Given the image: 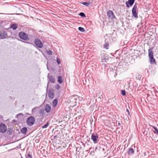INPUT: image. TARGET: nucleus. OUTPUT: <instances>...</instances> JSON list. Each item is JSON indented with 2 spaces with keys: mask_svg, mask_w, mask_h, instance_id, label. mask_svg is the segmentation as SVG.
<instances>
[{
  "mask_svg": "<svg viewBox=\"0 0 158 158\" xmlns=\"http://www.w3.org/2000/svg\"><path fill=\"white\" fill-rule=\"evenodd\" d=\"M51 107L48 104H46L45 107V110L46 112L49 113L51 109Z\"/></svg>",
  "mask_w": 158,
  "mask_h": 158,
  "instance_id": "obj_13",
  "label": "nucleus"
},
{
  "mask_svg": "<svg viewBox=\"0 0 158 158\" xmlns=\"http://www.w3.org/2000/svg\"><path fill=\"white\" fill-rule=\"evenodd\" d=\"M94 153V152H91L90 153V154L92 155H93Z\"/></svg>",
  "mask_w": 158,
  "mask_h": 158,
  "instance_id": "obj_41",
  "label": "nucleus"
},
{
  "mask_svg": "<svg viewBox=\"0 0 158 158\" xmlns=\"http://www.w3.org/2000/svg\"><path fill=\"white\" fill-rule=\"evenodd\" d=\"M21 158H23L22 156H21Z\"/></svg>",
  "mask_w": 158,
  "mask_h": 158,
  "instance_id": "obj_45",
  "label": "nucleus"
},
{
  "mask_svg": "<svg viewBox=\"0 0 158 158\" xmlns=\"http://www.w3.org/2000/svg\"><path fill=\"white\" fill-rule=\"evenodd\" d=\"M58 81L60 83H62L63 82L62 77L61 76H59L58 77Z\"/></svg>",
  "mask_w": 158,
  "mask_h": 158,
  "instance_id": "obj_20",
  "label": "nucleus"
},
{
  "mask_svg": "<svg viewBox=\"0 0 158 158\" xmlns=\"http://www.w3.org/2000/svg\"><path fill=\"white\" fill-rule=\"evenodd\" d=\"M127 153L129 155L131 154L133 155L134 153V151L132 148H129Z\"/></svg>",
  "mask_w": 158,
  "mask_h": 158,
  "instance_id": "obj_17",
  "label": "nucleus"
},
{
  "mask_svg": "<svg viewBox=\"0 0 158 158\" xmlns=\"http://www.w3.org/2000/svg\"><path fill=\"white\" fill-rule=\"evenodd\" d=\"M46 52L49 55H51L52 54V52L51 50H47L46 51Z\"/></svg>",
  "mask_w": 158,
  "mask_h": 158,
  "instance_id": "obj_29",
  "label": "nucleus"
},
{
  "mask_svg": "<svg viewBox=\"0 0 158 158\" xmlns=\"http://www.w3.org/2000/svg\"><path fill=\"white\" fill-rule=\"evenodd\" d=\"M149 58V62L150 64H156L155 60L153 57H150Z\"/></svg>",
  "mask_w": 158,
  "mask_h": 158,
  "instance_id": "obj_14",
  "label": "nucleus"
},
{
  "mask_svg": "<svg viewBox=\"0 0 158 158\" xmlns=\"http://www.w3.org/2000/svg\"><path fill=\"white\" fill-rule=\"evenodd\" d=\"M57 137V135H55L53 137V138L54 139H55Z\"/></svg>",
  "mask_w": 158,
  "mask_h": 158,
  "instance_id": "obj_40",
  "label": "nucleus"
},
{
  "mask_svg": "<svg viewBox=\"0 0 158 158\" xmlns=\"http://www.w3.org/2000/svg\"><path fill=\"white\" fill-rule=\"evenodd\" d=\"M49 124V123L48 122L46 123L44 125H43L42 126V128H46L48 126Z\"/></svg>",
  "mask_w": 158,
  "mask_h": 158,
  "instance_id": "obj_27",
  "label": "nucleus"
},
{
  "mask_svg": "<svg viewBox=\"0 0 158 158\" xmlns=\"http://www.w3.org/2000/svg\"><path fill=\"white\" fill-rule=\"evenodd\" d=\"M107 15L109 18L111 19H113L115 18V16L114 15L113 12L112 10H109L107 12Z\"/></svg>",
  "mask_w": 158,
  "mask_h": 158,
  "instance_id": "obj_7",
  "label": "nucleus"
},
{
  "mask_svg": "<svg viewBox=\"0 0 158 158\" xmlns=\"http://www.w3.org/2000/svg\"><path fill=\"white\" fill-rule=\"evenodd\" d=\"M98 136L97 134L92 133L91 135V139L93 140L94 143H97Z\"/></svg>",
  "mask_w": 158,
  "mask_h": 158,
  "instance_id": "obj_5",
  "label": "nucleus"
},
{
  "mask_svg": "<svg viewBox=\"0 0 158 158\" xmlns=\"http://www.w3.org/2000/svg\"><path fill=\"white\" fill-rule=\"evenodd\" d=\"M48 95L49 98L51 99H53L54 98V94L53 90H49L48 92Z\"/></svg>",
  "mask_w": 158,
  "mask_h": 158,
  "instance_id": "obj_11",
  "label": "nucleus"
},
{
  "mask_svg": "<svg viewBox=\"0 0 158 158\" xmlns=\"http://www.w3.org/2000/svg\"><path fill=\"white\" fill-rule=\"evenodd\" d=\"M7 35L6 31H0V38L2 39H5Z\"/></svg>",
  "mask_w": 158,
  "mask_h": 158,
  "instance_id": "obj_8",
  "label": "nucleus"
},
{
  "mask_svg": "<svg viewBox=\"0 0 158 158\" xmlns=\"http://www.w3.org/2000/svg\"><path fill=\"white\" fill-rule=\"evenodd\" d=\"M118 126H119V125H120V123H118Z\"/></svg>",
  "mask_w": 158,
  "mask_h": 158,
  "instance_id": "obj_42",
  "label": "nucleus"
},
{
  "mask_svg": "<svg viewBox=\"0 0 158 158\" xmlns=\"http://www.w3.org/2000/svg\"><path fill=\"white\" fill-rule=\"evenodd\" d=\"M35 109H36V108H34L33 109H32V113L35 112Z\"/></svg>",
  "mask_w": 158,
  "mask_h": 158,
  "instance_id": "obj_35",
  "label": "nucleus"
},
{
  "mask_svg": "<svg viewBox=\"0 0 158 158\" xmlns=\"http://www.w3.org/2000/svg\"><path fill=\"white\" fill-rule=\"evenodd\" d=\"M58 101L57 99H54L52 102V105L54 107L56 106L57 104Z\"/></svg>",
  "mask_w": 158,
  "mask_h": 158,
  "instance_id": "obj_19",
  "label": "nucleus"
},
{
  "mask_svg": "<svg viewBox=\"0 0 158 158\" xmlns=\"http://www.w3.org/2000/svg\"><path fill=\"white\" fill-rule=\"evenodd\" d=\"M39 113L40 115L43 116L44 115V110L41 109L40 110Z\"/></svg>",
  "mask_w": 158,
  "mask_h": 158,
  "instance_id": "obj_23",
  "label": "nucleus"
},
{
  "mask_svg": "<svg viewBox=\"0 0 158 158\" xmlns=\"http://www.w3.org/2000/svg\"><path fill=\"white\" fill-rule=\"evenodd\" d=\"M135 2V0H128V1L126 2V7L127 8L129 7V5L132 6Z\"/></svg>",
  "mask_w": 158,
  "mask_h": 158,
  "instance_id": "obj_10",
  "label": "nucleus"
},
{
  "mask_svg": "<svg viewBox=\"0 0 158 158\" xmlns=\"http://www.w3.org/2000/svg\"><path fill=\"white\" fill-rule=\"evenodd\" d=\"M35 121V118L33 116L29 117L27 119V124L28 126H32L34 123Z\"/></svg>",
  "mask_w": 158,
  "mask_h": 158,
  "instance_id": "obj_1",
  "label": "nucleus"
},
{
  "mask_svg": "<svg viewBox=\"0 0 158 158\" xmlns=\"http://www.w3.org/2000/svg\"><path fill=\"white\" fill-rule=\"evenodd\" d=\"M81 4L85 5L86 6H88L89 5L90 3L89 2H82L81 3Z\"/></svg>",
  "mask_w": 158,
  "mask_h": 158,
  "instance_id": "obj_22",
  "label": "nucleus"
},
{
  "mask_svg": "<svg viewBox=\"0 0 158 158\" xmlns=\"http://www.w3.org/2000/svg\"><path fill=\"white\" fill-rule=\"evenodd\" d=\"M102 67H104V68H106V64H102Z\"/></svg>",
  "mask_w": 158,
  "mask_h": 158,
  "instance_id": "obj_37",
  "label": "nucleus"
},
{
  "mask_svg": "<svg viewBox=\"0 0 158 158\" xmlns=\"http://www.w3.org/2000/svg\"><path fill=\"white\" fill-rule=\"evenodd\" d=\"M78 29L79 31L82 32H84L85 31V29L81 27H78Z\"/></svg>",
  "mask_w": 158,
  "mask_h": 158,
  "instance_id": "obj_25",
  "label": "nucleus"
},
{
  "mask_svg": "<svg viewBox=\"0 0 158 158\" xmlns=\"http://www.w3.org/2000/svg\"><path fill=\"white\" fill-rule=\"evenodd\" d=\"M23 115V114H22V113H20V114H17V115H16V117H17V118H18V117L19 115Z\"/></svg>",
  "mask_w": 158,
  "mask_h": 158,
  "instance_id": "obj_38",
  "label": "nucleus"
},
{
  "mask_svg": "<svg viewBox=\"0 0 158 158\" xmlns=\"http://www.w3.org/2000/svg\"><path fill=\"white\" fill-rule=\"evenodd\" d=\"M6 130V126L4 123H2L0 126V132L4 133Z\"/></svg>",
  "mask_w": 158,
  "mask_h": 158,
  "instance_id": "obj_6",
  "label": "nucleus"
},
{
  "mask_svg": "<svg viewBox=\"0 0 158 158\" xmlns=\"http://www.w3.org/2000/svg\"><path fill=\"white\" fill-rule=\"evenodd\" d=\"M35 44L39 48L43 47V44L41 41L39 39H36L34 41Z\"/></svg>",
  "mask_w": 158,
  "mask_h": 158,
  "instance_id": "obj_4",
  "label": "nucleus"
},
{
  "mask_svg": "<svg viewBox=\"0 0 158 158\" xmlns=\"http://www.w3.org/2000/svg\"><path fill=\"white\" fill-rule=\"evenodd\" d=\"M137 4L135 3L132 10V13L133 16L136 18L138 17V13L137 12Z\"/></svg>",
  "mask_w": 158,
  "mask_h": 158,
  "instance_id": "obj_3",
  "label": "nucleus"
},
{
  "mask_svg": "<svg viewBox=\"0 0 158 158\" xmlns=\"http://www.w3.org/2000/svg\"><path fill=\"white\" fill-rule=\"evenodd\" d=\"M143 155L144 156H147V153L146 152H144L143 153Z\"/></svg>",
  "mask_w": 158,
  "mask_h": 158,
  "instance_id": "obj_36",
  "label": "nucleus"
},
{
  "mask_svg": "<svg viewBox=\"0 0 158 158\" xmlns=\"http://www.w3.org/2000/svg\"><path fill=\"white\" fill-rule=\"evenodd\" d=\"M109 47V44L108 43H105L103 46L104 48L107 49H108Z\"/></svg>",
  "mask_w": 158,
  "mask_h": 158,
  "instance_id": "obj_26",
  "label": "nucleus"
},
{
  "mask_svg": "<svg viewBox=\"0 0 158 158\" xmlns=\"http://www.w3.org/2000/svg\"><path fill=\"white\" fill-rule=\"evenodd\" d=\"M121 94L123 96H125L126 95V93L125 91L124 90L121 91Z\"/></svg>",
  "mask_w": 158,
  "mask_h": 158,
  "instance_id": "obj_31",
  "label": "nucleus"
},
{
  "mask_svg": "<svg viewBox=\"0 0 158 158\" xmlns=\"http://www.w3.org/2000/svg\"><path fill=\"white\" fill-rule=\"evenodd\" d=\"M56 61H57V64H59L60 63V59L57 58Z\"/></svg>",
  "mask_w": 158,
  "mask_h": 158,
  "instance_id": "obj_33",
  "label": "nucleus"
},
{
  "mask_svg": "<svg viewBox=\"0 0 158 158\" xmlns=\"http://www.w3.org/2000/svg\"><path fill=\"white\" fill-rule=\"evenodd\" d=\"M56 89H58L60 88V86L59 85L57 84L56 86Z\"/></svg>",
  "mask_w": 158,
  "mask_h": 158,
  "instance_id": "obj_32",
  "label": "nucleus"
},
{
  "mask_svg": "<svg viewBox=\"0 0 158 158\" xmlns=\"http://www.w3.org/2000/svg\"><path fill=\"white\" fill-rule=\"evenodd\" d=\"M149 57H153V52L152 51L148 52Z\"/></svg>",
  "mask_w": 158,
  "mask_h": 158,
  "instance_id": "obj_24",
  "label": "nucleus"
},
{
  "mask_svg": "<svg viewBox=\"0 0 158 158\" xmlns=\"http://www.w3.org/2000/svg\"><path fill=\"white\" fill-rule=\"evenodd\" d=\"M26 158H30L28 157H26Z\"/></svg>",
  "mask_w": 158,
  "mask_h": 158,
  "instance_id": "obj_44",
  "label": "nucleus"
},
{
  "mask_svg": "<svg viewBox=\"0 0 158 158\" xmlns=\"http://www.w3.org/2000/svg\"><path fill=\"white\" fill-rule=\"evenodd\" d=\"M78 98V97L77 95H73L72 96L70 97V99L71 100L76 101L77 100V99Z\"/></svg>",
  "mask_w": 158,
  "mask_h": 158,
  "instance_id": "obj_16",
  "label": "nucleus"
},
{
  "mask_svg": "<svg viewBox=\"0 0 158 158\" xmlns=\"http://www.w3.org/2000/svg\"><path fill=\"white\" fill-rule=\"evenodd\" d=\"M47 68L48 69V64H47Z\"/></svg>",
  "mask_w": 158,
  "mask_h": 158,
  "instance_id": "obj_43",
  "label": "nucleus"
},
{
  "mask_svg": "<svg viewBox=\"0 0 158 158\" xmlns=\"http://www.w3.org/2000/svg\"><path fill=\"white\" fill-rule=\"evenodd\" d=\"M48 78L49 81L51 83H54L55 82V78L52 76L49 75V74L48 75Z\"/></svg>",
  "mask_w": 158,
  "mask_h": 158,
  "instance_id": "obj_12",
  "label": "nucleus"
},
{
  "mask_svg": "<svg viewBox=\"0 0 158 158\" xmlns=\"http://www.w3.org/2000/svg\"><path fill=\"white\" fill-rule=\"evenodd\" d=\"M19 35L20 39L24 40H27L29 39L27 34L23 32H19Z\"/></svg>",
  "mask_w": 158,
  "mask_h": 158,
  "instance_id": "obj_2",
  "label": "nucleus"
},
{
  "mask_svg": "<svg viewBox=\"0 0 158 158\" xmlns=\"http://www.w3.org/2000/svg\"><path fill=\"white\" fill-rule=\"evenodd\" d=\"M126 111L128 113V115H130V112L128 109L126 110Z\"/></svg>",
  "mask_w": 158,
  "mask_h": 158,
  "instance_id": "obj_39",
  "label": "nucleus"
},
{
  "mask_svg": "<svg viewBox=\"0 0 158 158\" xmlns=\"http://www.w3.org/2000/svg\"><path fill=\"white\" fill-rule=\"evenodd\" d=\"M27 157H29L30 158H32V155L31 153L30 152H29L27 153Z\"/></svg>",
  "mask_w": 158,
  "mask_h": 158,
  "instance_id": "obj_30",
  "label": "nucleus"
},
{
  "mask_svg": "<svg viewBox=\"0 0 158 158\" xmlns=\"http://www.w3.org/2000/svg\"><path fill=\"white\" fill-rule=\"evenodd\" d=\"M79 15L82 17H86L85 14L83 12H80Z\"/></svg>",
  "mask_w": 158,
  "mask_h": 158,
  "instance_id": "obj_28",
  "label": "nucleus"
},
{
  "mask_svg": "<svg viewBox=\"0 0 158 158\" xmlns=\"http://www.w3.org/2000/svg\"><path fill=\"white\" fill-rule=\"evenodd\" d=\"M153 47H151L149 49H148V52H151V51H152V50H153Z\"/></svg>",
  "mask_w": 158,
  "mask_h": 158,
  "instance_id": "obj_34",
  "label": "nucleus"
},
{
  "mask_svg": "<svg viewBox=\"0 0 158 158\" xmlns=\"http://www.w3.org/2000/svg\"><path fill=\"white\" fill-rule=\"evenodd\" d=\"M153 127L154 129V133L158 135V129L154 126H153Z\"/></svg>",
  "mask_w": 158,
  "mask_h": 158,
  "instance_id": "obj_21",
  "label": "nucleus"
},
{
  "mask_svg": "<svg viewBox=\"0 0 158 158\" xmlns=\"http://www.w3.org/2000/svg\"><path fill=\"white\" fill-rule=\"evenodd\" d=\"M27 130L26 127H24L21 130V132L22 133L25 135L27 131Z\"/></svg>",
  "mask_w": 158,
  "mask_h": 158,
  "instance_id": "obj_15",
  "label": "nucleus"
},
{
  "mask_svg": "<svg viewBox=\"0 0 158 158\" xmlns=\"http://www.w3.org/2000/svg\"><path fill=\"white\" fill-rule=\"evenodd\" d=\"M10 28L13 30H15L17 28V24L15 23H13L10 26Z\"/></svg>",
  "mask_w": 158,
  "mask_h": 158,
  "instance_id": "obj_18",
  "label": "nucleus"
},
{
  "mask_svg": "<svg viewBox=\"0 0 158 158\" xmlns=\"http://www.w3.org/2000/svg\"><path fill=\"white\" fill-rule=\"evenodd\" d=\"M101 58L103 62L106 61L108 60V57L107 54L105 53H102L101 55Z\"/></svg>",
  "mask_w": 158,
  "mask_h": 158,
  "instance_id": "obj_9",
  "label": "nucleus"
}]
</instances>
